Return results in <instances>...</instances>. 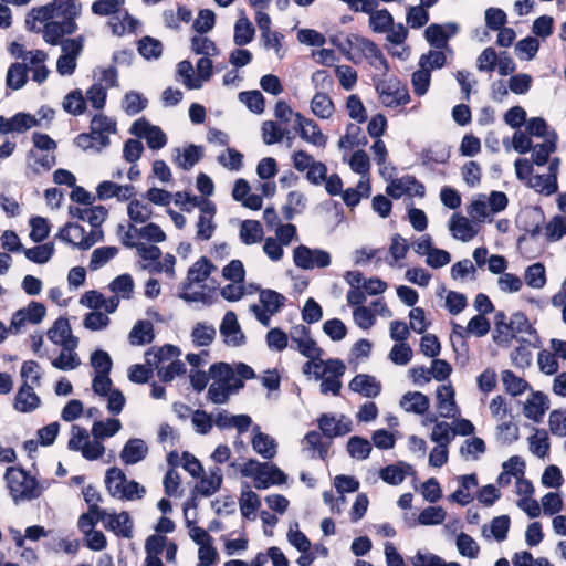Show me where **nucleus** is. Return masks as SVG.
I'll list each match as a JSON object with an SVG mask.
<instances>
[{"label": "nucleus", "mask_w": 566, "mask_h": 566, "mask_svg": "<svg viewBox=\"0 0 566 566\" xmlns=\"http://www.w3.org/2000/svg\"><path fill=\"white\" fill-rule=\"evenodd\" d=\"M412 465L406 462L389 464L380 470V478L390 485H399L412 472Z\"/></svg>", "instance_id": "obj_21"}, {"label": "nucleus", "mask_w": 566, "mask_h": 566, "mask_svg": "<svg viewBox=\"0 0 566 566\" xmlns=\"http://www.w3.org/2000/svg\"><path fill=\"white\" fill-rule=\"evenodd\" d=\"M369 25L376 33H384L394 27V18L387 9L377 10L369 15Z\"/></svg>", "instance_id": "obj_47"}, {"label": "nucleus", "mask_w": 566, "mask_h": 566, "mask_svg": "<svg viewBox=\"0 0 566 566\" xmlns=\"http://www.w3.org/2000/svg\"><path fill=\"white\" fill-rule=\"evenodd\" d=\"M293 260L297 268L311 270L314 268H326L331 264V255L321 249H310L306 245H298L293 251Z\"/></svg>", "instance_id": "obj_5"}, {"label": "nucleus", "mask_w": 566, "mask_h": 566, "mask_svg": "<svg viewBox=\"0 0 566 566\" xmlns=\"http://www.w3.org/2000/svg\"><path fill=\"white\" fill-rule=\"evenodd\" d=\"M202 147L191 144L184 149V159L181 160L180 157H177L176 161L179 167L185 170H189L202 158Z\"/></svg>", "instance_id": "obj_59"}, {"label": "nucleus", "mask_w": 566, "mask_h": 566, "mask_svg": "<svg viewBox=\"0 0 566 566\" xmlns=\"http://www.w3.org/2000/svg\"><path fill=\"white\" fill-rule=\"evenodd\" d=\"M317 424L321 432L328 439L345 436L352 431V422L349 420L343 422L342 419L337 420L331 413H322L317 419Z\"/></svg>", "instance_id": "obj_10"}, {"label": "nucleus", "mask_w": 566, "mask_h": 566, "mask_svg": "<svg viewBox=\"0 0 566 566\" xmlns=\"http://www.w3.org/2000/svg\"><path fill=\"white\" fill-rule=\"evenodd\" d=\"M547 240L555 242L560 240L566 234V217L555 216L545 226Z\"/></svg>", "instance_id": "obj_64"}, {"label": "nucleus", "mask_w": 566, "mask_h": 566, "mask_svg": "<svg viewBox=\"0 0 566 566\" xmlns=\"http://www.w3.org/2000/svg\"><path fill=\"white\" fill-rule=\"evenodd\" d=\"M449 228L453 233V237L467 242L476 235V230L470 223V221L462 216L453 214L450 219Z\"/></svg>", "instance_id": "obj_28"}, {"label": "nucleus", "mask_w": 566, "mask_h": 566, "mask_svg": "<svg viewBox=\"0 0 566 566\" xmlns=\"http://www.w3.org/2000/svg\"><path fill=\"white\" fill-rule=\"evenodd\" d=\"M454 389L451 385H441L437 388V408L442 418H452L459 411L454 399Z\"/></svg>", "instance_id": "obj_13"}, {"label": "nucleus", "mask_w": 566, "mask_h": 566, "mask_svg": "<svg viewBox=\"0 0 566 566\" xmlns=\"http://www.w3.org/2000/svg\"><path fill=\"white\" fill-rule=\"evenodd\" d=\"M298 136L317 147H325L327 137L322 133L321 127L311 118H305L301 113L295 114Z\"/></svg>", "instance_id": "obj_7"}, {"label": "nucleus", "mask_w": 566, "mask_h": 566, "mask_svg": "<svg viewBox=\"0 0 566 566\" xmlns=\"http://www.w3.org/2000/svg\"><path fill=\"white\" fill-rule=\"evenodd\" d=\"M240 511L244 518H251V515L261 506L258 494L251 490L242 491L240 497Z\"/></svg>", "instance_id": "obj_54"}, {"label": "nucleus", "mask_w": 566, "mask_h": 566, "mask_svg": "<svg viewBox=\"0 0 566 566\" xmlns=\"http://www.w3.org/2000/svg\"><path fill=\"white\" fill-rule=\"evenodd\" d=\"M155 338L154 325L150 321H138L129 333V343L133 346L150 344Z\"/></svg>", "instance_id": "obj_24"}, {"label": "nucleus", "mask_w": 566, "mask_h": 566, "mask_svg": "<svg viewBox=\"0 0 566 566\" xmlns=\"http://www.w3.org/2000/svg\"><path fill=\"white\" fill-rule=\"evenodd\" d=\"M376 91L381 103L387 107H397L410 102L409 90L397 76L380 81Z\"/></svg>", "instance_id": "obj_4"}, {"label": "nucleus", "mask_w": 566, "mask_h": 566, "mask_svg": "<svg viewBox=\"0 0 566 566\" xmlns=\"http://www.w3.org/2000/svg\"><path fill=\"white\" fill-rule=\"evenodd\" d=\"M255 34V29L252 22L243 14L234 24L233 41L238 46L249 44Z\"/></svg>", "instance_id": "obj_31"}, {"label": "nucleus", "mask_w": 566, "mask_h": 566, "mask_svg": "<svg viewBox=\"0 0 566 566\" xmlns=\"http://www.w3.org/2000/svg\"><path fill=\"white\" fill-rule=\"evenodd\" d=\"M285 301V296L274 290L266 289L260 292V303L270 315L276 314Z\"/></svg>", "instance_id": "obj_36"}, {"label": "nucleus", "mask_w": 566, "mask_h": 566, "mask_svg": "<svg viewBox=\"0 0 566 566\" xmlns=\"http://www.w3.org/2000/svg\"><path fill=\"white\" fill-rule=\"evenodd\" d=\"M457 547L462 556L476 558L480 553L478 543L467 533H460L457 537Z\"/></svg>", "instance_id": "obj_62"}, {"label": "nucleus", "mask_w": 566, "mask_h": 566, "mask_svg": "<svg viewBox=\"0 0 566 566\" xmlns=\"http://www.w3.org/2000/svg\"><path fill=\"white\" fill-rule=\"evenodd\" d=\"M557 135L553 132L552 138H546L544 143L535 145L532 149L533 163L536 166H544L549 161L551 154L556 151L557 148Z\"/></svg>", "instance_id": "obj_34"}, {"label": "nucleus", "mask_w": 566, "mask_h": 566, "mask_svg": "<svg viewBox=\"0 0 566 566\" xmlns=\"http://www.w3.org/2000/svg\"><path fill=\"white\" fill-rule=\"evenodd\" d=\"M40 403V397L35 394L33 388L24 381L15 395L14 409L28 413L35 410Z\"/></svg>", "instance_id": "obj_16"}, {"label": "nucleus", "mask_w": 566, "mask_h": 566, "mask_svg": "<svg viewBox=\"0 0 566 566\" xmlns=\"http://www.w3.org/2000/svg\"><path fill=\"white\" fill-rule=\"evenodd\" d=\"M71 326L69 319L65 317H59L53 326L48 331L49 339L54 344H63L65 348L69 344L64 342L67 337H71Z\"/></svg>", "instance_id": "obj_39"}, {"label": "nucleus", "mask_w": 566, "mask_h": 566, "mask_svg": "<svg viewBox=\"0 0 566 566\" xmlns=\"http://www.w3.org/2000/svg\"><path fill=\"white\" fill-rule=\"evenodd\" d=\"M220 334L226 338L224 342L231 346H242L245 344V336L241 331L234 312L229 311L224 314L220 325Z\"/></svg>", "instance_id": "obj_8"}, {"label": "nucleus", "mask_w": 566, "mask_h": 566, "mask_svg": "<svg viewBox=\"0 0 566 566\" xmlns=\"http://www.w3.org/2000/svg\"><path fill=\"white\" fill-rule=\"evenodd\" d=\"M118 253L116 247H101L93 251L90 260L88 268L94 271L106 264Z\"/></svg>", "instance_id": "obj_56"}, {"label": "nucleus", "mask_w": 566, "mask_h": 566, "mask_svg": "<svg viewBox=\"0 0 566 566\" xmlns=\"http://www.w3.org/2000/svg\"><path fill=\"white\" fill-rule=\"evenodd\" d=\"M545 217L541 208H535L523 212L518 218L520 228L530 234L531 238H536L542 232V226Z\"/></svg>", "instance_id": "obj_18"}, {"label": "nucleus", "mask_w": 566, "mask_h": 566, "mask_svg": "<svg viewBox=\"0 0 566 566\" xmlns=\"http://www.w3.org/2000/svg\"><path fill=\"white\" fill-rule=\"evenodd\" d=\"M29 224L31 227L29 237L33 242H43L49 237L51 226L46 218H43L41 216L31 217L29 220Z\"/></svg>", "instance_id": "obj_46"}, {"label": "nucleus", "mask_w": 566, "mask_h": 566, "mask_svg": "<svg viewBox=\"0 0 566 566\" xmlns=\"http://www.w3.org/2000/svg\"><path fill=\"white\" fill-rule=\"evenodd\" d=\"M4 479L7 481L10 494L13 500H34L41 496L42 489L36 479L20 467H9L6 470Z\"/></svg>", "instance_id": "obj_3"}, {"label": "nucleus", "mask_w": 566, "mask_h": 566, "mask_svg": "<svg viewBox=\"0 0 566 566\" xmlns=\"http://www.w3.org/2000/svg\"><path fill=\"white\" fill-rule=\"evenodd\" d=\"M63 108L74 116L82 115L86 111V99L81 90L71 91L63 101Z\"/></svg>", "instance_id": "obj_41"}, {"label": "nucleus", "mask_w": 566, "mask_h": 566, "mask_svg": "<svg viewBox=\"0 0 566 566\" xmlns=\"http://www.w3.org/2000/svg\"><path fill=\"white\" fill-rule=\"evenodd\" d=\"M138 52L146 60L158 59L163 54V44L151 36H144L138 41Z\"/></svg>", "instance_id": "obj_49"}, {"label": "nucleus", "mask_w": 566, "mask_h": 566, "mask_svg": "<svg viewBox=\"0 0 566 566\" xmlns=\"http://www.w3.org/2000/svg\"><path fill=\"white\" fill-rule=\"evenodd\" d=\"M77 30L76 21L63 19L62 21H49L43 28V39L51 45H57L63 41L64 35H71Z\"/></svg>", "instance_id": "obj_6"}, {"label": "nucleus", "mask_w": 566, "mask_h": 566, "mask_svg": "<svg viewBox=\"0 0 566 566\" xmlns=\"http://www.w3.org/2000/svg\"><path fill=\"white\" fill-rule=\"evenodd\" d=\"M371 186L369 180H359L356 188H347L342 191V197L347 207H356L363 197L368 198L370 196Z\"/></svg>", "instance_id": "obj_32"}, {"label": "nucleus", "mask_w": 566, "mask_h": 566, "mask_svg": "<svg viewBox=\"0 0 566 566\" xmlns=\"http://www.w3.org/2000/svg\"><path fill=\"white\" fill-rule=\"evenodd\" d=\"M311 109L315 116L327 119L333 115L335 107L326 93L317 92L311 101Z\"/></svg>", "instance_id": "obj_33"}, {"label": "nucleus", "mask_w": 566, "mask_h": 566, "mask_svg": "<svg viewBox=\"0 0 566 566\" xmlns=\"http://www.w3.org/2000/svg\"><path fill=\"white\" fill-rule=\"evenodd\" d=\"M251 443L253 450L266 460H271L276 453L274 440L261 431L252 438Z\"/></svg>", "instance_id": "obj_38"}, {"label": "nucleus", "mask_w": 566, "mask_h": 566, "mask_svg": "<svg viewBox=\"0 0 566 566\" xmlns=\"http://www.w3.org/2000/svg\"><path fill=\"white\" fill-rule=\"evenodd\" d=\"M512 333L511 338H514L516 334H527L537 338L536 329L531 325L528 317L524 312H516L512 314Z\"/></svg>", "instance_id": "obj_50"}, {"label": "nucleus", "mask_w": 566, "mask_h": 566, "mask_svg": "<svg viewBox=\"0 0 566 566\" xmlns=\"http://www.w3.org/2000/svg\"><path fill=\"white\" fill-rule=\"evenodd\" d=\"M548 398L542 391H534L532 397L524 405V415L526 418L539 422L548 409Z\"/></svg>", "instance_id": "obj_17"}, {"label": "nucleus", "mask_w": 566, "mask_h": 566, "mask_svg": "<svg viewBox=\"0 0 566 566\" xmlns=\"http://www.w3.org/2000/svg\"><path fill=\"white\" fill-rule=\"evenodd\" d=\"M54 243L48 242L41 245H35L30 249H24L23 253L28 260L36 264H44L49 262V260L54 254Z\"/></svg>", "instance_id": "obj_42"}, {"label": "nucleus", "mask_w": 566, "mask_h": 566, "mask_svg": "<svg viewBox=\"0 0 566 566\" xmlns=\"http://www.w3.org/2000/svg\"><path fill=\"white\" fill-rule=\"evenodd\" d=\"M359 485V481L352 475L339 474L334 479V486L340 494L338 497V501L340 502H345V496L343 495L344 493L356 492L358 491Z\"/></svg>", "instance_id": "obj_61"}, {"label": "nucleus", "mask_w": 566, "mask_h": 566, "mask_svg": "<svg viewBox=\"0 0 566 566\" xmlns=\"http://www.w3.org/2000/svg\"><path fill=\"white\" fill-rule=\"evenodd\" d=\"M238 98L254 114H262L265 109L264 96L258 90L240 92Z\"/></svg>", "instance_id": "obj_44"}, {"label": "nucleus", "mask_w": 566, "mask_h": 566, "mask_svg": "<svg viewBox=\"0 0 566 566\" xmlns=\"http://www.w3.org/2000/svg\"><path fill=\"white\" fill-rule=\"evenodd\" d=\"M122 428V423L118 419H108L106 423L103 421H95L92 428V433L95 439H103L113 437Z\"/></svg>", "instance_id": "obj_58"}, {"label": "nucleus", "mask_w": 566, "mask_h": 566, "mask_svg": "<svg viewBox=\"0 0 566 566\" xmlns=\"http://www.w3.org/2000/svg\"><path fill=\"white\" fill-rule=\"evenodd\" d=\"M148 101L140 93L130 91L124 97V111L127 115L134 116L147 107Z\"/></svg>", "instance_id": "obj_53"}, {"label": "nucleus", "mask_w": 566, "mask_h": 566, "mask_svg": "<svg viewBox=\"0 0 566 566\" xmlns=\"http://www.w3.org/2000/svg\"><path fill=\"white\" fill-rule=\"evenodd\" d=\"M28 66L24 63H12L8 69L6 84L11 90H20L28 82Z\"/></svg>", "instance_id": "obj_30"}, {"label": "nucleus", "mask_w": 566, "mask_h": 566, "mask_svg": "<svg viewBox=\"0 0 566 566\" xmlns=\"http://www.w3.org/2000/svg\"><path fill=\"white\" fill-rule=\"evenodd\" d=\"M347 60L358 63L364 56L375 69H381L384 74L389 71V63L376 42L359 34H349L338 45Z\"/></svg>", "instance_id": "obj_1"}, {"label": "nucleus", "mask_w": 566, "mask_h": 566, "mask_svg": "<svg viewBox=\"0 0 566 566\" xmlns=\"http://www.w3.org/2000/svg\"><path fill=\"white\" fill-rule=\"evenodd\" d=\"M525 282L533 289H542L546 284V270L543 263L537 262L526 268Z\"/></svg>", "instance_id": "obj_48"}, {"label": "nucleus", "mask_w": 566, "mask_h": 566, "mask_svg": "<svg viewBox=\"0 0 566 566\" xmlns=\"http://www.w3.org/2000/svg\"><path fill=\"white\" fill-rule=\"evenodd\" d=\"M400 405L408 412L423 415L430 407V400L420 391H409L402 396Z\"/></svg>", "instance_id": "obj_22"}, {"label": "nucleus", "mask_w": 566, "mask_h": 566, "mask_svg": "<svg viewBox=\"0 0 566 566\" xmlns=\"http://www.w3.org/2000/svg\"><path fill=\"white\" fill-rule=\"evenodd\" d=\"M431 72L430 69L421 67L412 73L411 82L413 86V92L418 96L424 95L430 86Z\"/></svg>", "instance_id": "obj_63"}, {"label": "nucleus", "mask_w": 566, "mask_h": 566, "mask_svg": "<svg viewBox=\"0 0 566 566\" xmlns=\"http://www.w3.org/2000/svg\"><path fill=\"white\" fill-rule=\"evenodd\" d=\"M323 432H319L317 430H311L308 431L303 440L302 443L305 446V448L311 451V457H317L321 460H326L328 455V450L333 443V439H324Z\"/></svg>", "instance_id": "obj_12"}, {"label": "nucleus", "mask_w": 566, "mask_h": 566, "mask_svg": "<svg viewBox=\"0 0 566 566\" xmlns=\"http://www.w3.org/2000/svg\"><path fill=\"white\" fill-rule=\"evenodd\" d=\"M446 28L449 32H446L443 27L437 23H432L426 29L424 36L430 45L436 49H443L448 46V40L457 33L458 25L455 23H448Z\"/></svg>", "instance_id": "obj_14"}, {"label": "nucleus", "mask_w": 566, "mask_h": 566, "mask_svg": "<svg viewBox=\"0 0 566 566\" xmlns=\"http://www.w3.org/2000/svg\"><path fill=\"white\" fill-rule=\"evenodd\" d=\"M130 229H133L136 235H139L154 243H160L166 240V233L157 223L154 222H150L142 228H136L134 224H130Z\"/></svg>", "instance_id": "obj_52"}, {"label": "nucleus", "mask_w": 566, "mask_h": 566, "mask_svg": "<svg viewBox=\"0 0 566 566\" xmlns=\"http://www.w3.org/2000/svg\"><path fill=\"white\" fill-rule=\"evenodd\" d=\"M137 252L139 256L145 261H150L151 266L148 264H144L143 269H150V272L160 273L164 270V265L160 262L161 250L157 245H145L144 243H139L136 245Z\"/></svg>", "instance_id": "obj_27"}, {"label": "nucleus", "mask_w": 566, "mask_h": 566, "mask_svg": "<svg viewBox=\"0 0 566 566\" xmlns=\"http://www.w3.org/2000/svg\"><path fill=\"white\" fill-rule=\"evenodd\" d=\"M148 452L144 440L139 438L129 439L120 452V459L125 464H135L142 461Z\"/></svg>", "instance_id": "obj_19"}, {"label": "nucleus", "mask_w": 566, "mask_h": 566, "mask_svg": "<svg viewBox=\"0 0 566 566\" xmlns=\"http://www.w3.org/2000/svg\"><path fill=\"white\" fill-rule=\"evenodd\" d=\"M263 238V229L258 220H244L240 227V239L247 244L251 245L258 243Z\"/></svg>", "instance_id": "obj_35"}, {"label": "nucleus", "mask_w": 566, "mask_h": 566, "mask_svg": "<svg viewBox=\"0 0 566 566\" xmlns=\"http://www.w3.org/2000/svg\"><path fill=\"white\" fill-rule=\"evenodd\" d=\"M91 365L95 369L96 375H109L113 367V360L107 352L96 349L91 355Z\"/></svg>", "instance_id": "obj_57"}, {"label": "nucleus", "mask_w": 566, "mask_h": 566, "mask_svg": "<svg viewBox=\"0 0 566 566\" xmlns=\"http://www.w3.org/2000/svg\"><path fill=\"white\" fill-rule=\"evenodd\" d=\"M105 526L118 536L125 538L132 537L133 522L126 511H123L119 514L114 513L108 515V521Z\"/></svg>", "instance_id": "obj_25"}, {"label": "nucleus", "mask_w": 566, "mask_h": 566, "mask_svg": "<svg viewBox=\"0 0 566 566\" xmlns=\"http://www.w3.org/2000/svg\"><path fill=\"white\" fill-rule=\"evenodd\" d=\"M371 450V444L366 438L353 436L347 441V452L352 458L365 460L369 457Z\"/></svg>", "instance_id": "obj_45"}, {"label": "nucleus", "mask_w": 566, "mask_h": 566, "mask_svg": "<svg viewBox=\"0 0 566 566\" xmlns=\"http://www.w3.org/2000/svg\"><path fill=\"white\" fill-rule=\"evenodd\" d=\"M56 13L54 10V4L51 2L39 8H33L25 19L27 28L31 31H34L36 29V21L49 22L52 21L51 19H53Z\"/></svg>", "instance_id": "obj_43"}, {"label": "nucleus", "mask_w": 566, "mask_h": 566, "mask_svg": "<svg viewBox=\"0 0 566 566\" xmlns=\"http://www.w3.org/2000/svg\"><path fill=\"white\" fill-rule=\"evenodd\" d=\"M295 331L300 334V337L293 335L292 340L297 343L298 352L311 360H319L324 350L310 337V328L304 325H300L295 327Z\"/></svg>", "instance_id": "obj_9"}, {"label": "nucleus", "mask_w": 566, "mask_h": 566, "mask_svg": "<svg viewBox=\"0 0 566 566\" xmlns=\"http://www.w3.org/2000/svg\"><path fill=\"white\" fill-rule=\"evenodd\" d=\"M367 144L368 139L361 134V128L352 123L346 126V134L340 137L338 143L340 148H354L358 146H366Z\"/></svg>", "instance_id": "obj_37"}, {"label": "nucleus", "mask_w": 566, "mask_h": 566, "mask_svg": "<svg viewBox=\"0 0 566 566\" xmlns=\"http://www.w3.org/2000/svg\"><path fill=\"white\" fill-rule=\"evenodd\" d=\"M191 336L197 346L206 347L214 340L216 329L212 325L197 323L192 328Z\"/></svg>", "instance_id": "obj_51"}, {"label": "nucleus", "mask_w": 566, "mask_h": 566, "mask_svg": "<svg viewBox=\"0 0 566 566\" xmlns=\"http://www.w3.org/2000/svg\"><path fill=\"white\" fill-rule=\"evenodd\" d=\"M90 129L94 136L98 135L96 151H101L111 144L108 134L116 132V123L103 114H96L91 120Z\"/></svg>", "instance_id": "obj_11"}, {"label": "nucleus", "mask_w": 566, "mask_h": 566, "mask_svg": "<svg viewBox=\"0 0 566 566\" xmlns=\"http://www.w3.org/2000/svg\"><path fill=\"white\" fill-rule=\"evenodd\" d=\"M127 482V476L124 471L117 467L107 469L105 475V486L113 497H120L122 490Z\"/></svg>", "instance_id": "obj_29"}, {"label": "nucleus", "mask_w": 566, "mask_h": 566, "mask_svg": "<svg viewBox=\"0 0 566 566\" xmlns=\"http://www.w3.org/2000/svg\"><path fill=\"white\" fill-rule=\"evenodd\" d=\"M222 472L219 467L210 469V476H200V481L196 484L193 492L202 496H210L220 490L222 484Z\"/></svg>", "instance_id": "obj_20"}, {"label": "nucleus", "mask_w": 566, "mask_h": 566, "mask_svg": "<svg viewBox=\"0 0 566 566\" xmlns=\"http://www.w3.org/2000/svg\"><path fill=\"white\" fill-rule=\"evenodd\" d=\"M216 270L213 263L207 258L201 256L198 261H196L188 270L186 280L181 283V292L179 293V297L185 302H202L203 304H211L212 298L210 295L203 292H193L189 293L188 290L191 289L192 284L205 282L210 274Z\"/></svg>", "instance_id": "obj_2"}, {"label": "nucleus", "mask_w": 566, "mask_h": 566, "mask_svg": "<svg viewBox=\"0 0 566 566\" xmlns=\"http://www.w3.org/2000/svg\"><path fill=\"white\" fill-rule=\"evenodd\" d=\"M191 51L203 56H216L219 54L216 43L202 35H193L191 38Z\"/></svg>", "instance_id": "obj_55"}, {"label": "nucleus", "mask_w": 566, "mask_h": 566, "mask_svg": "<svg viewBox=\"0 0 566 566\" xmlns=\"http://www.w3.org/2000/svg\"><path fill=\"white\" fill-rule=\"evenodd\" d=\"M346 109L348 116L357 123H365L367 120V112L360 99L356 94H352L347 97Z\"/></svg>", "instance_id": "obj_60"}, {"label": "nucleus", "mask_w": 566, "mask_h": 566, "mask_svg": "<svg viewBox=\"0 0 566 566\" xmlns=\"http://www.w3.org/2000/svg\"><path fill=\"white\" fill-rule=\"evenodd\" d=\"M475 486H478V476L475 473L460 476V488L451 494V500L462 506L468 505L473 501V496L469 490Z\"/></svg>", "instance_id": "obj_26"}, {"label": "nucleus", "mask_w": 566, "mask_h": 566, "mask_svg": "<svg viewBox=\"0 0 566 566\" xmlns=\"http://www.w3.org/2000/svg\"><path fill=\"white\" fill-rule=\"evenodd\" d=\"M502 381L505 390L513 397L522 395L530 388V385L525 379L516 376L509 369L502 371Z\"/></svg>", "instance_id": "obj_40"}, {"label": "nucleus", "mask_w": 566, "mask_h": 566, "mask_svg": "<svg viewBox=\"0 0 566 566\" xmlns=\"http://www.w3.org/2000/svg\"><path fill=\"white\" fill-rule=\"evenodd\" d=\"M349 389L367 398H375L381 391V385L374 376L358 374L349 381Z\"/></svg>", "instance_id": "obj_15"}, {"label": "nucleus", "mask_w": 566, "mask_h": 566, "mask_svg": "<svg viewBox=\"0 0 566 566\" xmlns=\"http://www.w3.org/2000/svg\"><path fill=\"white\" fill-rule=\"evenodd\" d=\"M179 355V347L171 344H165L159 348H148L145 353V359L147 365L158 367L161 361L169 360L174 357L177 358Z\"/></svg>", "instance_id": "obj_23"}]
</instances>
